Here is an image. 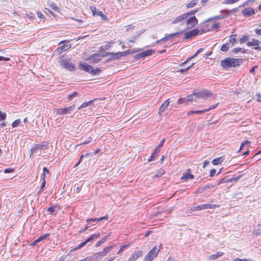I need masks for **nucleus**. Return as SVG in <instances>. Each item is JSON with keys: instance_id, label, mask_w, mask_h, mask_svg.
<instances>
[{"instance_id": "obj_14", "label": "nucleus", "mask_w": 261, "mask_h": 261, "mask_svg": "<svg viewBox=\"0 0 261 261\" xmlns=\"http://www.w3.org/2000/svg\"><path fill=\"white\" fill-rule=\"evenodd\" d=\"M188 18L187 14L186 13H184L176 18H175L172 22V24H176L177 23H182L184 21L186 20Z\"/></svg>"}, {"instance_id": "obj_23", "label": "nucleus", "mask_w": 261, "mask_h": 261, "mask_svg": "<svg viewBox=\"0 0 261 261\" xmlns=\"http://www.w3.org/2000/svg\"><path fill=\"white\" fill-rule=\"evenodd\" d=\"M170 101L169 99L166 100L161 106L159 108V113H162L167 108L169 105Z\"/></svg>"}, {"instance_id": "obj_32", "label": "nucleus", "mask_w": 261, "mask_h": 261, "mask_svg": "<svg viewBox=\"0 0 261 261\" xmlns=\"http://www.w3.org/2000/svg\"><path fill=\"white\" fill-rule=\"evenodd\" d=\"M198 0H192L189 3L186 4L187 8H191L194 7L197 5Z\"/></svg>"}, {"instance_id": "obj_49", "label": "nucleus", "mask_w": 261, "mask_h": 261, "mask_svg": "<svg viewBox=\"0 0 261 261\" xmlns=\"http://www.w3.org/2000/svg\"><path fill=\"white\" fill-rule=\"evenodd\" d=\"M7 115L5 113L0 111V121L5 120L6 118Z\"/></svg>"}, {"instance_id": "obj_57", "label": "nucleus", "mask_w": 261, "mask_h": 261, "mask_svg": "<svg viewBox=\"0 0 261 261\" xmlns=\"http://www.w3.org/2000/svg\"><path fill=\"white\" fill-rule=\"evenodd\" d=\"M234 261H253V260L252 259H247V258H239V257H237V258H236L234 259Z\"/></svg>"}, {"instance_id": "obj_21", "label": "nucleus", "mask_w": 261, "mask_h": 261, "mask_svg": "<svg viewBox=\"0 0 261 261\" xmlns=\"http://www.w3.org/2000/svg\"><path fill=\"white\" fill-rule=\"evenodd\" d=\"M218 104H219V103L217 102L215 105L212 106L211 107H210V108H208L207 109H203L202 110H196V111H195V114H202L204 112H208L211 110L215 109L217 107Z\"/></svg>"}, {"instance_id": "obj_10", "label": "nucleus", "mask_w": 261, "mask_h": 261, "mask_svg": "<svg viewBox=\"0 0 261 261\" xmlns=\"http://www.w3.org/2000/svg\"><path fill=\"white\" fill-rule=\"evenodd\" d=\"M101 57L98 54H93L85 59L86 61H90L92 63H97L101 60Z\"/></svg>"}, {"instance_id": "obj_12", "label": "nucleus", "mask_w": 261, "mask_h": 261, "mask_svg": "<svg viewBox=\"0 0 261 261\" xmlns=\"http://www.w3.org/2000/svg\"><path fill=\"white\" fill-rule=\"evenodd\" d=\"M200 30L201 33H205L212 31V27L210 25V21H206L201 23Z\"/></svg>"}, {"instance_id": "obj_40", "label": "nucleus", "mask_w": 261, "mask_h": 261, "mask_svg": "<svg viewBox=\"0 0 261 261\" xmlns=\"http://www.w3.org/2000/svg\"><path fill=\"white\" fill-rule=\"evenodd\" d=\"M210 25L212 27V31L217 29L219 27V24L218 23L210 21Z\"/></svg>"}, {"instance_id": "obj_4", "label": "nucleus", "mask_w": 261, "mask_h": 261, "mask_svg": "<svg viewBox=\"0 0 261 261\" xmlns=\"http://www.w3.org/2000/svg\"><path fill=\"white\" fill-rule=\"evenodd\" d=\"M246 45L255 50L261 51V42L259 40L252 38L247 42Z\"/></svg>"}, {"instance_id": "obj_15", "label": "nucleus", "mask_w": 261, "mask_h": 261, "mask_svg": "<svg viewBox=\"0 0 261 261\" xmlns=\"http://www.w3.org/2000/svg\"><path fill=\"white\" fill-rule=\"evenodd\" d=\"M194 178V175L191 173V169H188L187 170V172L184 173L182 177H181V179L184 181H186L189 179H193Z\"/></svg>"}, {"instance_id": "obj_31", "label": "nucleus", "mask_w": 261, "mask_h": 261, "mask_svg": "<svg viewBox=\"0 0 261 261\" xmlns=\"http://www.w3.org/2000/svg\"><path fill=\"white\" fill-rule=\"evenodd\" d=\"M153 51L152 50V49L146 50L141 53V56H142V58H144L145 57L151 55Z\"/></svg>"}, {"instance_id": "obj_25", "label": "nucleus", "mask_w": 261, "mask_h": 261, "mask_svg": "<svg viewBox=\"0 0 261 261\" xmlns=\"http://www.w3.org/2000/svg\"><path fill=\"white\" fill-rule=\"evenodd\" d=\"M224 157L220 156L216 159H214L212 160V163L214 165H218L219 164H221L224 161Z\"/></svg>"}, {"instance_id": "obj_55", "label": "nucleus", "mask_w": 261, "mask_h": 261, "mask_svg": "<svg viewBox=\"0 0 261 261\" xmlns=\"http://www.w3.org/2000/svg\"><path fill=\"white\" fill-rule=\"evenodd\" d=\"M194 64L195 63H193L191 65L189 66L188 67H187L186 68L180 69L179 71L181 73H184L185 71H186L189 69H190L191 67H192L194 65Z\"/></svg>"}, {"instance_id": "obj_29", "label": "nucleus", "mask_w": 261, "mask_h": 261, "mask_svg": "<svg viewBox=\"0 0 261 261\" xmlns=\"http://www.w3.org/2000/svg\"><path fill=\"white\" fill-rule=\"evenodd\" d=\"M179 34H180L179 32H176V33H172V34H169L168 35V36L166 37V38H162L161 40H158L156 41V43H159L161 41L165 40L166 39H167L172 38H173L174 37L178 36Z\"/></svg>"}, {"instance_id": "obj_42", "label": "nucleus", "mask_w": 261, "mask_h": 261, "mask_svg": "<svg viewBox=\"0 0 261 261\" xmlns=\"http://www.w3.org/2000/svg\"><path fill=\"white\" fill-rule=\"evenodd\" d=\"M50 236L49 233H45V234H44L42 236H41L40 237H39L37 239V240L39 242L41 241H43L45 239H46L47 237H48L49 236Z\"/></svg>"}, {"instance_id": "obj_50", "label": "nucleus", "mask_w": 261, "mask_h": 261, "mask_svg": "<svg viewBox=\"0 0 261 261\" xmlns=\"http://www.w3.org/2000/svg\"><path fill=\"white\" fill-rule=\"evenodd\" d=\"M100 221L99 218H89L86 220V221L88 223H89L90 222H98Z\"/></svg>"}, {"instance_id": "obj_24", "label": "nucleus", "mask_w": 261, "mask_h": 261, "mask_svg": "<svg viewBox=\"0 0 261 261\" xmlns=\"http://www.w3.org/2000/svg\"><path fill=\"white\" fill-rule=\"evenodd\" d=\"M186 100H187L188 103L189 101H191V102L197 101V100L198 99V98H197V97H196V93H193L192 94L188 95L186 97Z\"/></svg>"}, {"instance_id": "obj_20", "label": "nucleus", "mask_w": 261, "mask_h": 261, "mask_svg": "<svg viewBox=\"0 0 261 261\" xmlns=\"http://www.w3.org/2000/svg\"><path fill=\"white\" fill-rule=\"evenodd\" d=\"M71 47L70 44H64L61 47H59L57 48L56 51L59 54H61L62 52L68 50Z\"/></svg>"}, {"instance_id": "obj_58", "label": "nucleus", "mask_w": 261, "mask_h": 261, "mask_svg": "<svg viewBox=\"0 0 261 261\" xmlns=\"http://www.w3.org/2000/svg\"><path fill=\"white\" fill-rule=\"evenodd\" d=\"M155 159V154L154 153H152L151 156L149 157V159H148L147 161L148 162H150L153 160H154Z\"/></svg>"}, {"instance_id": "obj_41", "label": "nucleus", "mask_w": 261, "mask_h": 261, "mask_svg": "<svg viewBox=\"0 0 261 261\" xmlns=\"http://www.w3.org/2000/svg\"><path fill=\"white\" fill-rule=\"evenodd\" d=\"M229 48V43L223 44L221 47V50L222 51H227Z\"/></svg>"}, {"instance_id": "obj_36", "label": "nucleus", "mask_w": 261, "mask_h": 261, "mask_svg": "<svg viewBox=\"0 0 261 261\" xmlns=\"http://www.w3.org/2000/svg\"><path fill=\"white\" fill-rule=\"evenodd\" d=\"M114 246L115 245H111L104 248L102 251V252L104 253V255H106L108 253H109L113 248Z\"/></svg>"}, {"instance_id": "obj_11", "label": "nucleus", "mask_w": 261, "mask_h": 261, "mask_svg": "<svg viewBox=\"0 0 261 261\" xmlns=\"http://www.w3.org/2000/svg\"><path fill=\"white\" fill-rule=\"evenodd\" d=\"M219 205L211 204H204L195 206L194 207V211H200L202 210L215 208L219 207Z\"/></svg>"}, {"instance_id": "obj_26", "label": "nucleus", "mask_w": 261, "mask_h": 261, "mask_svg": "<svg viewBox=\"0 0 261 261\" xmlns=\"http://www.w3.org/2000/svg\"><path fill=\"white\" fill-rule=\"evenodd\" d=\"M110 233L107 236H105L103 237L100 240H99V241H98L96 244H95V247H99L100 246H101L103 243H104L109 238V237L110 236Z\"/></svg>"}, {"instance_id": "obj_52", "label": "nucleus", "mask_w": 261, "mask_h": 261, "mask_svg": "<svg viewBox=\"0 0 261 261\" xmlns=\"http://www.w3.org/2000/svg\"><path fill=\"white\" fill-rule=\"evenodd\" d=\"M240 0H225L223 3L224 4H233V3H235L238 1H239Z\"/></svg>"}, {"instance_id": "obj_64", "label": "nucleus", "mask_w": 261, "mask_h": 261, "mask_svg": "<svg viewBox=\"0 0 261 261\" xmlns=\"http://www.w3.org/2000/svg\"><path fill=\"white\" fill-rule=\"evenodd\" d=\"M255 33L258 35H261V29H256L255 30Z\"/></svg>"}, {"instance_id": "obj_7", "label": "nucleus", "mask_w": 261, "mask_h": 261, "mask_svg": "<svg viewBox=\"0 0 261 261\" xmlns=\"http://www.w3.org/2000/svg\"><path fill=\"white\" fill-rule=\"evenodd\" d=\"M74 109V106H71L63 108H59L56 110V114L58 115H64L69 114L70 111Z\"/></svg>"}, {"instance_id": "obj_35", "label": "nucleus", "mask_w": 261, "mask_h": 261, "mask_svg": "<svg viewBox=\"0 0 261 261\" xmlns=\"http://www.w3.org/2000/svg\"><path fill=\"white\" fill-rule=\"evenodd\" d=\"M239 51H241L243 53H245L246 49L244 48H241V47H238L234 48V49H233L232 50V52L234 54H237Z\"/></svg>"}, {"instance_id": "obj_62", "label": "nucleus", "mask_w": 261, "mask_h": 261, "mask_svg": "<svg viewBox=\"0 0 261 261\" xmlns=\"http://www.w3.org/2000/svg\"><path fill=\"white\" fill-rule=\"evenodd\" d=\"M37 16L39 18H44V15L41 12L38 11L37 12Z\"/></svg>"}, {"instance_id": "obj_45", "label": "nucleus", "mask_w": 261, "mask_h": 261, "mask_svg": "<svg viewBox=\"0 0 261 261\" xmlns=\"http://www.w3.org/2000/svg\"><path fill=\"white\" fill-rule=\"evenodd\" d=\"M177 103L178 104H188V102L186 100V97H184V98H180L179 99H178V100H177Z\"/></svg>"}, {"instance_id": "obj_48", "label": "nucleus", "mask_w": 261, "mask_h": 261, "mask_svg": "<svg viewBox=\"0 0 261 261\" xmlns=\"http://www.w3.org/2000/svg\"><path fill=\"white\" fill-rule=\"evenodd\" d=\"M77 95V93L76 91L72 92L71 94L68 95V99L69 100H71L73 97Z\"/></svg>"}, {"instance_id": "obj_17", "label": "nucleus", "mask_w": 261, "mask_h": 261, "mask_svg": "<svg viewBox=\"0 0 261 261\" xmlns=\"http://www.w3.org/2000/svg\"><path fill=\"white\" fill-rule=\"evenodd\" d=\"M199 31L197 29H193L192 31L187 32L185 34L184 38L186 39H190L198 35Z\"/></svg>"}, {"instance_id": "obj_61", "label": "nucleus", "mask_w": 261, "mask_h": 261, "mask_svg": "<svg viewBox=\"0 0 261 261\" xmlns=\"http://www.w3.org/2000/svg\"><path fill=\"white\" fill-rule=\"evenodd\" d=\"M10 60V59L9 57H3L2 56H0V61H8Z\"/></svg>"}, {"instance_id": "obj_51", "label": "nucleus", "mask_w": 261, "mask_h": 261, "mask_svg": "<svg viewBox=\"0 0 261 261\" xmlns=\"http://www.w3.org/2000/svg\"><path fill=\"white\" fill-rule=\"evenodd\" d=\"M165 173V171L164 169H160L159 170L158 174H156L155 177H161L163 175H164Z\"/></svg>"}, {"instance_id": "obj_27", "label": "nucleus", "mask_w": 261, "mask_h": 261, "mask_svg": "<svg viewBox=\"0 0 261 261\" xmlns=\"http://www.w3.org/2000/svg\"><path fill=\"white\" fill-rule=\"evenodd\" d=\"M90 10L91 11L92 15L93 16H98L99 13H101L102 12L98 11L95 6H91L90 7Z\"/></svg>"}, {"instance_id": "obj_54", "label": "nucleus", "mask_w": 261, "mask_h": 261, "mask_svg": "<svg viewBox=\"0 0 261 261\" xmlns=\"http://www.w3.org/2000/svg\"><path fill=\"white\" fill-rule=\"evenodd\" d=\"M92 70L91 72V73L93 74H97L99 73H100L101 72V70L98 69V68H96L95 69H93V67H92Z\"/></svg>"}, {"instance_id": "obj_13", "label": "nucleus", "mask_w": 261, "mask_h": 261, "mask_svg": "<svg viewBox=\"0 0 261 261\" xmlns=\"http://www.w3.org/2000/svg\"><path fill=\"white\" fill-rule=\"evenodd\" d=\"M197 98H203L205 99L212 95V93L210 91L204 90L202 91H200L198 92H196Z\"/></svg>"}, {"instance_id": "obj_53", "label": "nucleus", "mask_w": 261, "mask_h": 261, "mask_svg": "<svg viewBox=\"0 0 261 261\" xmlns=\"http://www.w3.org/2000/svg\"><path fill=\"white\" fill-rule=\"evenodd\" d=\"M242 175H239V176H238L237 177H233L232 178H230V179H227L226 182H231V181H237L238 180H239L240 179V178L241 177Z\"/></svg>"}, {"instance_id": "obj_18", "label": "nucleus", "mask_w": 261, "mask_h": 261, "mask_svg": "<svg viewBox=\"0 0 261 261\" xmlns=\"http://www.w3.org/2000/svg\"><path fill=\"white\" fill-rule=\"evenodd\" d=\"M242 14L244 16H250L254 14V11L252 8L248 7L242 11Z\"/></svg>"}, {"instance_id": "obj_6", "label": "nucleus", "mask_w": 261, "mask_h": 261, "mask_svg": "<svg viewBox=\"0 0 261 261\" xmlns=\"http://www.w3.org/2000/svg\"><path fill=\"white\" fill-rule=\"evenodd\" d=\"M100 236V233L97 232L91 235L85 241L82 242L79 245L72 249V251H76L84 247L87 243L93 239L98 238Z\"/></svg>"}, {"instance_id": "obj_39", "label": "nucleus", "mask_w": 261, "mask_h": 261, "mask_svg": "<svg viewBox=\"0 0 261 261\" xmlns=\"http://www.w3.org/2000/svg\"><path fill=\"white\" fill-rule=\"evenodd\" d=\"M96 99H94L91 100L88 102H83L79 108L78 109H80L83 108H86L89 106V104L94 101Z\"/></svg>"}, {"instance_id": "obj_22", "label": "nucleus", "mask_w": 261, "mask_h": 261, "mask_svg": "<svg viewBox=\"0 0 261 261\" xmlns=\"http://www.w3.org/2000/svg\"><path fill=\"white\" fill-rule=\"evenodd\" d=\"M115 43V41H108L106 43V44L103 45V46H101L100 47V51H102V50H107L108 49H109L110 48H111L112 46V45L113 44H114Z\"/></svg>"}, {"instance_id": "obj_59", "label": "nucleus", "mask_w": 261, "mask_h": 261, "mask_svg": "<svg viewBox=\"0 0 261 261\" xmlns=\"http://www.w3.org/2000/svg\"><path fill=\"white\" fill-rule=\"evenodd\" d=\"M14 171V169L13 168H7L4 170V173H12Z\"/></svg>"}, {"instance_id": "obj_8", "label": "nucleus", "mask_w": 261, "mask_h": 261, "mask_svg": "<svg viewBox=\"0 0 261 261\" xmlns=\"http://www.w3.org/2000/svg\"><path fill=\"white\" fill-rule=\"evenodd\" d=\"M186 21V25L188 29L194 28L198 22L197 18L195 16L188 17Z\"/></svg>"}, {"instance_id": "obj_33", "label": "nucleus", "mask_w": 261, "mask_h": 261, "mask_svg": "<svg viewBox=\"0 0 261 261\" xmlns=\"http://www.w3.org/2000/svg\"><path fill=\"white\" fill-rule=\"evenodd\" d=\"M249 41V36L247 35H243L240 39L239 42L241 44H243L246 42H248Z\"/></svg>"}, {"instance_id": "obj_38", "label": "nucleus", "mask_w": 261, "mask_h": 261, "mask_svg": "<svg viewBox=\"0 0 261 261\" xmlns=\"http://www.w3.org/2000/svg\"><path fill=\"white\" fill-rule=\"evenodd\" d=\"M250 144H251V142L250 141H249L248 140L244 141V142H243L242 143L239 151L241 150L245 146H247L248 147L250 145Z\"/></svg>"}, {"instance_id": "obj_56", "label": "nucleus", "mask_w": 261, "mask_h": 261, "mask_svg": "<svg viewBox=\"0 0 261 261\" xmlns=\"http://www.w3.org/2000/svg\"><path fill=\"white\" fill-rule=\"evenodd\" d=\"M197 12V10H193L191 11L190 12H187L185 13L187 14V17H188L189 16L194 14Z\"/></svg>"}, {"instance_id": "obj_2", "label": "nucleus", "mask_w": 261, "mask_h": 261, "mask_svg": "<svg viewBox=\"0 0 261 261\" xmlns=\"http://www.w3.org/2000/svg\"><path fill=\"white\" fill-rule=\"evenodd\" d=\"M59 63L63 68L68 70L73 71L75 69V67L71 62V60L70 59L65 58L64 56L61 57Z\"/></svg>"}, {"instance_id": "obj_19", "label": "nucleus", "mask_w": 261, "mask_h": 261, "mask_svg": "<svg viewBox=\"0 0 261 261\" xmlns=\"http://www.w3.org/2000/svg\"><path fill=\"white\" fill-rule=\"evenodd\" d=\"M59 210V207L58 205H51L48 207L47 211L50 215H55L57 213V211Z\"/></svg>"}, {"instance_id": "obj_37", "label": "nucleus", "mask_w": 261, "mask_h": 261, "mask_svg": "<svg viewBox=\"0 0 261 261\" xmlns=\"http://www.w3.org/2000/svg\"><path fill=\"white\" fill-rule=\"evenodd\" d=\"M49 173V170L46 167H44L43 169V173L41 175V178L42 179H45L46 174Z\"/></svg>"}, {"instance_id": "obj_30", "label": "nucleus", "mask_w": 261, "mask_h": 261, "mask_svg": "<svg viewBox=\"0 0 261 261\" xmlns=\"http://www.w3.org/2000/svg\"><path fill=\"white\" fill-rule=\"evenodd\" d=\"M223 254V252H218L215 254L210 255L209 257V259L210 260H215L217 258L221 257Z\"/></svg>"}, {"instance_id": "obj_34", "label": "nucleus", "mask_w": 261, "mask_h": 261, "mask_svg": "<svg viewBox=\"0 0 261 261\" xmlns=\"http://www.w3.org/2000/svg\"><path fill=\"white\" fill-rule=\"evenodd\" d=\"M130 246V244H127L123 245L121 246V247L119 248V251L117 252V254H119L122 253L125 249L128 248Z\"/></svg>"}, {"instance_id": "obj_63", "label": "nucleus", "mask_w": 261, "mask_h": 261, "mask_svg": "<svg viewBox=\"0 0 261 261\" xmlns=\"http://www.w3.org/2000/svg\"><path fill=\"white\" fill-rule=\"evenodd\" d=\"M203 49L202 48H199L197 51L194 54L195 57H196L199 53H201L203 51Z\"/></svg>"}, {"instance_id": "obj_3", "label": "nucleus", "mask_w": 261, "mask_h": 261, "mask_svg": "<svg viewBox=\"0 0 261 261\" xmlns=\"http://www.w3.org/2000/svg\"><path fill=\"white\" fill-rule=\"evenodd\" d=\"M160 251V249H157L156 246H154L145 256L144 261H152Z\"/></svg>"}, {"instance_id": "obj_43", "label": "nucleus", "mask_w": 261, "mask_h": 261, "mask_svg": "<svg viewBox=\"0 0 261 261\" xmlns=\"http://www.w3.org/2000/svg\"><path fill=\"white\" fill-rule=\"evenodd\" d=\"M195 57V56L194 55V54L193 55H192V56L189 57L188 58H187V59L184 62L181 63V64H179V66H183L185 64H186L188 62L190 61V60H191L192 59H193V58H194Z\"/></svg>"}, {"instance_id": "obj_9", "label": "nucleus", "mask_w": 261, "mask_h": 261, "mask_svg": "<svg viewBox=\"0 0 261 261\" xmlns=\"http://www.w3.org/2000/svg\"><path fill=\"white\" fill-rule=\"evenodd\" d=\"M48 144L46 142H42L40 144H35L34 146L31 148L32 153L37 150H45L48 148Z\"/></svg>"}, {"instance_id": "obj_44", "label": "nucleus", "mask_w": 261, "mask_h": 261, "mask_svg": "<svg viewBox=\"0 0 261 261\" xmlns=\"http://www.w3.org/2000/svg\"><path fill=\"white\" fill-rule=\"evenodd\" d=\"M99 16H100L102 20L105 21H109V19L108 17L105 15L102 12L99 13Z\"/></svg>"}, {"instance_id": "obj_16", "label": "nucleus", "mask_w": 261, "mask_h": 261, "mask_svg": "<svg viewBox=\"0 0 261 261\" xmlns=\"http://www.w3.org/2000/svg\"><path fill=\"white\" fill-rule=\"evenodd\" d=\"M79 66L81 69L85 71L86 72H89L91 73V71H92V66L86 63H80Z\"/></svg>"}, {"instance_id": "obj_46", "label": "nucleus", "mask_w": 261, "mask_h": 261, "mask_svg": "<svg viewBox=\"0 0 261 261\" xmlns=\"http://www.w3.org/2000/svg\"><path fill=\"white\" fill-rule=\"evenodd\" d=\"M49 6L54 11H59V7L58 6H57L56 4H55L54 3H51L50 5H49Z\"/></svg>"}, {"instance_id": "obj_5", "label": "nucleus", "mask_w": 261, "mask_h": 261, "mask_svg": "<svg viewBox=\"0 0 261 261\" xmlns=\"http://www.w3.org/2000/svg\"><path fill=\"white\" fill-rule=\"evenodd\" d=\"M127 51H121V52H118V53H110V52H107L105 54H103L101 55L102 57H108L110 56V60H115L118 59L119 58H120L122 56H125L127 55Z\"/></svg>"}, {"instance_id": "obj_47", "label": "nucleus", "mask_w": 261, "mask_h": 261, "mask_svg": "<svg viewBox=\"0 0 261 261\" xmlns=\"http://www.w3.org/2000/svg\"><path fill=\"white\" fill-rule=\"evenodd\" d=\"M20 123V120L17 119L12 122V126L13 127H16L18 126Z\"/></svg>"}, {"instance_id": "obj_1", "label": "nucleus", "mask_w": 261, "mask_h": 261, "mask_svg": "<svg viewBox=\"0 0 261 261\" xmlns=\"http://www.w3.org/2000/svg\"><path fill=\"white\" fill-rule=\"evenodd\" d=\"M243 62L241 58L234 59L232 58H226L220 62V65L224 69H229L240 66Z\"/></svg>"}, {"instance_id": "obj_28", "label": "nucleus", "mask_w": 261, "mask_h": 261, "mask_svg": "<svg viewBox=\"0 0 261 261\" xmlns=\"http://www.w3.org/2000/svg\"><path fill=\"white\" fill-rule=\"evenodd\" d=\"M236 37L237 34L232 33L229 36V43H231L232 45H234L237 42Z\"/></svg>"}, {"instance_id": "obj_60", "label": "nucleus", "mask_w": 261, "mask_h": 261, "mask_svg": "<svg viewBox=\"0 0 261 261\" xmlns=\"http://www.w3.org/2000/svg\"><path fill=\"white\" fill-rule=\"evenodd\" d=\"M216 172V170L215 169H211L210 173V176L213 177L215 175Z\"/></svg>"}]
</instances>
